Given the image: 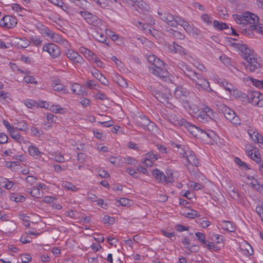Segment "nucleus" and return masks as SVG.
I'll list each match as a JSON object with an SVG mask.
<instances>
[{
  "instance_id": "obj_18",
  "label": "nucleus",
  "mask_w": 263,
  "mask_h": 263,
  "mask_svg": "<svg viewBox=\"0 0 263 263\" xmlns=\"http://www.w3.org/2000/svg\"><path fill=\"white\" fill-rule=\"evenodd\" d=\"M138 122V124L142 127L149 126L151 128H153V127H156L155 124L151 122L148 118L144 115L139 117Z\"/></svg>"
},
{
  "instance_id": "obj_6",
  "label": "nucleus",
  "mask_w": 263,
  "mask_h": 263,
  "mask_svg": "<svg viewBox=\"0 0 263 263\" xmlns=\"http://www.w3.org/2000/svg\"><path fill=\"white\" fill-rule=\"evenodd\" d=\"M248 97L250 98V103L259 107H263V94L259 91L249 90Z\"/></svg>"
},
{
  "instance_id": "obj_11",
  "label": "nucleus",
  "mask_w": 263,
  "mask_h": 263,
  "mask_svg": "<svg viewBox=\"0 0 263 263\" xmlns=\"http://www.w3.org/2000/svg\"><path fill=\"white\" fill-rule=\"evenodd\" d=\"M158 13L160 15L161 19L167 25L171 27H176V24L175 23V15H173L167 12L158 11Z\"/></svg>"
},
{
  "instance_id": "obj_55",
  "label": "nucleus",
  "mask_w": 263,
  "mask_h": 263,
  "mask_svg": "<svg viewBox=\"0 0 263 263\" xmlns=\"http://www.w3.org/2000/svg\"><path fill=\"white\" fill-rule=\"evenodd\" d=\"M31 256L28 254L22 255L21 256V260L23 263H28L31 261Z\"/></svg>"
},
{
  "instance_id": "obj_26",
  "label": "nucleus",
  "mask_w": 263,
  "mask_h": 263,
  "mask_svg": "<svg viewBox=\"0 0 263 263\" xmlns=\"http://www.w3.org/2000/svg\"><path fill=\"white\" fill-rule=\"evenodd\" d=\"M183 29L190 34L198 35L200 34V30L197 28L190 25L188 23L184 26Z\"/></svg>"
},
{
  "instance_id": "obj_56",
  "label": "nucleus",
  "mask_w": 263,
  "mask_h": 263,
  "mask_svg": "<svg viewBox=\"0 0 263 263\" xmlns=\"http://www.w3.org/2000/svg\"><path fill=\"white\" fill-rule=\"evenodd\" d=\"M92 59L94 60V62L97 65L98 67L100 68H104L105 67V64L96 55Z\"/></svg>"
},
{
  "instance_id": "obj_24",
  "label": "nucleus",
  "mask_w": 263,
  "mask_h": 263,
  "mask_svg": "<svg viewBox=\"0 0 263 263\" xmlns=\"http://www.w3.org/2000/svg\"><path fill=\"white\" fill-rule=\"evenodd\" d=\"M9 134L11 137L16 142L20 143L24 142V139L19 134L17 129L13 128L9 132Z\"/></svg>"
},
{
  "instance_id": "obj_1",
  "label": "nucleus",
  "mask_w": 263,
  "mask_h": 263,
  "mask_svg": "<svg viewBox=\"0 0 263 263\" xmlns=\"http://www.w3.org/2000/svg\"><path fill=\"white\" fill-rule=\"evenodd\" d=\"M147 60L152 63V65L149 66L151 73L165 81L169 79L170 74L165 68L163 61L154 54L148 56Z\"/></svg>"
},
{
  "instance_id": "obj_14",
  "label": "nucleus",
  "mask_w": 263,
  "mask_h": 263,
  "mask_svg": "<svg viewBox=\"0 0 263 263\" xmlns=\"http://www.w3.org/2000/svg\"><path fill=\"white\" fill-rule=\"evenodd\" d=\"M247 13H251L250 12L247 11L243 13V15L233 14V17L237 23L240 25H246L249 24L250 21L249 15Z\"/></svg>"
},
{
  "instance_id": "obj_9",
  "label": "nucleus",
  "mask_w": 263,
  "mask_h": 263,
  "mask_svg": "<svg viewBox=\"0 0 263 263\" xmlns=\"http://www.w3.org/2000/svg\"><path fill=\"white\" fill-rule=\"evenodd\" d=\"M224 117L229 120L232 124L240 125V119L238 116H236L235 112L231 109L225 107L223 111Z\"/></svg>"
},
{
  "instance_id": "obj_16",
  "label": "nucleus",
  "mask_w": 263,
  "mask_h": 263,
  "mask_svg": "<svg viewBox=\"0 0 263 263\" xmlns=\"http://www.w3.org/2000/svg\"><path fill=\"white\" fill-rule=\"evenodd\" d=\"M168 50L171 53L180 54H185V50L182 46H180L176 42H173L172 44H169L167 46Z\"/></svg>"
},
{
  "instance_id": "obj_19",
  "label": "nucleus",
  "mask_w": 263,
  "mask_h": 263,
  "mask_svg": "<svg viewBox=\"0 0 263 263\" xmlns=\"http://www.w3.org/2000/svg\"><path fill=\"white\" fill-rule=\"evenodd\" d=\"M152 175L155 179L159 182H166V176L164 173L160 170L156 168L152 171Z\"/></svg>"
},
{
  "instance_id": "obj_53",
  "label": "nucleus",
  "mask_w": 263,
  "mask_h": 263,
  "mask_svg": "<svg viewBox=\"0 0 263 263\" xmlns=\"http://www.w3.org/2000/svg\"><path fill=\"white\" fill-rule=\"evenodd\" d=\"M106 32L111 37V39L112 41H116L119 38L118 35L115 34L109 29H106Z\"/></svg>"
},
{
  "instance_id": "obj_34",
  "label": "nucleus",
  "mask_w": 263,
  "mask_h": 263,
  "mask_svg": "<svg viewBox=\"0 0 263 263\" xmlns=\"http://www.w3.org/2000/svg\"><path fill=\"white\" fill-rule=\"evenodd\" d=\"M184 74L189 77L190 79H192L194 75L196 73V72L192 69V68L186 65L185 67V69L182 71Z\"/></svg>"
},
{
  "instance_id": "obj_59",
  "label": "nucleus",
  "mask_w": 263,
  "mask_h": 263,
  "mask_svg": "<svg viewBox=\"0 0 263 263\" xmlns=\"http://www.w3.org/2000/svg\"><path fill=\"white\" fill-rule=\"evenodd\" d=\"M124 159L126 162L128 164L135 165L137 163V160L129 156L125 158Z\"/></svg>"
},
{
  "instance_id": "obj_39",
  "label": "nucleus",
  "mask_w": 263,
  "mask_h": 263,
  "mask_svg": "<svg viewBox=\"0 0 263 263\" xmlns=\"http://www.w3.org/2000/svg\"><path fill=\"white\" fill-rule=\"evenodd\" d=\"M247 14L249 15L250 17L249 24L255 25V24L258 22L259 18L256 15L252 13H247Z\"/></svg>"
},
{
  "instance_id": "obj_44",
  "label": "nucleus",
  "mask_w": 263,
  "mask_h": 263,
  "mask_svg": "<svg viewBox=\"0 0 263 263\" xmlns=\"http://www.w3.org/2000/svg\"><path fill=\"white\" fill-rule=\"evenodd\" d=\"M10 199L12 201H14L15 202H19V201H23L25 200V197L22 196V195H12L11 197H10Z\"/></svg>"
},
{
  "instance_id": "obj_49",
  "label": "nucleus",
  "mask_w": 263,
  "mask_h": 263,
  "mask_svg": "<svg viewBox=\"0 0 263 263\" xmlns=\"http://www.w3.org/2000/svg\"><path fill=\"white\" fill-rule=\"evenodd\" d=\"M76 5L81 8H84L88 5V3L86 0H77L74 2Z\"/></svg>"
},
{
  "instance_id": "obj_54",
  "label": "nucleus",
  "mask_w": 263,
  "mask_h": 263,
  "mask_svg": "<svg viewBox=\"0 0 263 263\" xmlns=\"http://www.w3.org/2000/svg\"><path fill=\"white\" fill-rule=\"evenodd\" d=\"M249 90L248 91L247 94L242 92L241 95H240L239 97V98L241 99V101L250 103V98L248 97L249 95Z\"/></svg>"
},
{
  "instance_id": "obj_22",
  "label": "nucleus",
  "mask_w": 263,
  "mask_h": 263,
  "mask_svg": "<svg viewBox=\"0 0 263 263\" xmlns=\"http://www.w3.org/2000/svg\"><path fill=\"white\" fill-rule=\"evenodd\" d=\"M166 183H172L174 182L175 180V178L177 177L178 172L176 171H174L172 170H167L166 172Z\"/></svg>"
},
{
  "instance_id": "obj_23",
  "label": "nucleus",
  "mask_w": 263,
  "mask_h": 263,
  "mask_svg": "<svg viewBox=\"0 0 263 263\" xmlns=\"http://www.w3.org/2000/svg\"><path fill=\"white\" fill-rule=\"evenodd\" d=\"M215 117V116H210V115L208 114L199 112L197 116V119L199 121L204 123L213 121V119Z\"/></svg>"
},
{
  "instance_id": "obj_60",
  "label": "nucleus",
  "mask_w": 263,
  "mask_h": 263,
  "mask_svg": "<svg viewBox=\"0 0 263 263\" xmlns=\"http://www.w3.org/2000/svg\"><path fill=\"white\" fill-rule=\"evenodd\" d=\"M47 119L48 121H50L51 122H55L58 119V118L57 116L53 115L52 114H48L46 116Z\"/></svg>"
},
{
  "instance_id": "obj_8",
  "label": "nucleus",
  "mask_w": 263,
  "mask_h": 263,
  "mask_svg": "<svg viewBox=\"0 0 263 263\" xmlns=\"http://www.w3.org/2000/svg\"><path fill=\"white\" fill-rule=\"evenodd\" d=\"M65 55L73 62L76 66H80L84 63L83 57L72 49L67 50Z\"/></svg>"
},
{
  "instance_id": "obj_27",
  "label": "nucleus",
  "mask_w": 263,
  "mask_h": 263,
  "mask_svg": "<svg viewBox=\"0 0 263 263\" xmlns=\"http://www.w3.org/2000/svg\"><path fill=\"white\" fill-rule=\"evenodd\" d=\"M29 154L36 159L41 157L42 153L39 150V148L35 146L31 145L28 148Z\"/></svg>"
},
{
  "instance_id": "obj_12",
  "label": "nucleus",
  "mask_w": 263,
  "mask_h": 263,
  "mask_svg": "<svg viewBox=\"0 0 263 263\" xmlns=\"http://www.w3.org/2000/svg\"><path fill=\"white\" fill-rule=\"evenodd\" d=\"M16 24V18L11 15H5L0 21V25L7 28H14Z\"/></svg>"
},
{
  "instance_id": "obj_35",
  "label": "nucleus",
  "mask_w": 263,
  "mask_h": 263,
  "mask_svg": "<svg viewBox=\"0 0 263 263\" xmlns=\"http://www.w3.org/2000/svg\"><path fill=\"white\" fill-rule=\"evenodd\" d=\"M248 179H251L252 180L251 182V184L254 189L257 191H259L260 190L262 189V186L258 182V180L255 179L253 176H251L250 178L248 177Z\"/></svg>"
},
{
  "instance_id": "obj_47",
  "label": "nucleus",
  "mask_w": 263,
  "mask_h": 263,
  "mask_svg": "<svg viewBox=\"0 0 263 263\" xmlns=\"http://www.w3.org/2000/svg\"><path fill=\"white\" fill-rule=\"evenodd\" d=\"M250 137L255 143H262V141H260V139H262V137L257 133H255Z\"/></svg>"
},
{
  "instance_id": "obj_10",
  "label": "nucleus",
  "mask_w": 263,
  "mask_h": 263,
  "mask_svg": "<svg viewBox=\"0 0 263 263\" xmlns=\"http://www.w3.org/2000/svg\"><path fill=\"white\" fill-rule=\"evenodd\" d=\"M184 122L182 126H184L187 130L194 137H200L202 134H206V133L202 129L191 124L190 123L187 122L185 120L183 121Z\"/></svg>"
},
{
  "instance_id": "obj_48",
  "label": "nucleus",
  "mask_w": 263,
  "mask_h": 263,
  "mask_svg": "<svg viewBox=\"0 0 263 263\" xmlns=\"http://www.w3.org/2000/svg\"><path fill=\"white\" fill-rule=\"evenodd\" d=\"M175 23L176 24V27L179 25L184 27L187 22L180 17L176 16Z\"/></svg>"
},
{
  "instance_id": "obj_4",
  "label": "nucleus",
  "mask_w": 263,
  "mask_h": 263,
  "mask_svg": "<svg viewBox=\"0 0 263 263\" xmlns=\"http://www.w3.org/2000/svg\"><path fill=\"white\" fill-rule=\"evenodd\" d=\"M190 91L182 86L177 87L174 91L175 97L186 105H189Z\"/></svg>"
},
{
  "instance_id": "obj_37",
  "label": "nucleus",
  "mask_w": 263,
  "mask_h": 263,
  "mask_svg": "<svg viewBox=\"0 0 263 263\" xmlns=\"http://www.w3.org/2000/svg\"><path fill=\"white\" fill-rule=\"evenodd\" d=\"M196 236L197 237L198 240L203 245H204L205 246L206 244H208V241L205 240V235L200 232H196L195 233Z\"/></svg>"
},
{
  "instance_id": "obj_62",
  "label": "nucleus",
  "mask_w": 263,
  "mask_h": 263,
  "mask_svg": "<svg viewBox=\"0 0 263 263\" xmlns=\"http://www.w3.org/2000/svg\"><path fill=\"white\" fill-rule=\"evenodd\" d=\"M185 248L193 253L197 252L199 249V247L197 245H193L190 247L189 246H185Z\"/></svg>"
},
{
  "instance_id": "obj_50",
  "label": "nucleus",
  "mask_w": 263,
  "mask_h": 263,
  "mask_svg": "<svg viewBox=\"0 0 263 263\" xmlns=\"http://www.w3.org/2000/svg\"><path fill=\"white\" fill-rule=\"evenodd\" d=\"M201 20L206 23L208 25L212 24V18L206 14H203L201 16Z\"/></svg>"
},
{
  "instance_id": "obj_3",
  "label": "nucleus",
  "mask_w": 263,
  "mask_h": 263,
  "mask_svg": "<svg viewBox=\"0 0 263 263\" xmlns=\"http://www.w3.org/2000/svg\"><path fill=\"white\" fill-rule=\"evenodd\" d=\"M247 62L246 69L250 72H254L261 67V59L256 55L252 54L247 59H245Z\"/></svg>"
},
{
  "instance_id": "obj_21",
  "label": "nucleus",
  "mask_w": 263,
  "mask_h": 263,
  "mask_svg": "<svg viewBox=\"0 0 263 263\" xmlns=\"http://www.w3.org/2000/svg\"><path fill=\"white\" fill-rule=\"evenodd\" d=\"M221 226L222 229L230 232H234L236 230V226L229 221H222Z\"/></svg>"
},
{
  "instance_id": "obj_15",
  "label": "nucleus",
  "mask_w": 263,
  "mask_h": 263,
  "mask_svg": "<svg viewBox=\"0 0 263 263\" xmlns=\"http://www.w3.org/2000/svg\"><path fill=\"white\" fill-rule=\"evenodd\" d=\"M232 44L234 46L237 47L240 50V51L243 54L245 60L247 59L252 54H253V51L251 49L248 48L247 45L235 43H232Z\"/></svg>"
},
{
  "instance_id": "obj_58",
  "label": "nucleus",
  "mask_w": 263,
  "mask_h": 263,
  "mask_svg": "<svg viewBox=\"0 0 263 263\" xmlns=\"http://www.w3.org/2000/svg\"><path fill=\"white\" fill-rule=\"evenodd\" d=\"M31 41L32 43L34 44V45L39 46L42 42V40H41L40 38H38L37 37H32L31 38Z\"/></svg>"
},
{
  "instance_id": "obj_45",
  "label": "nucleus",
  "mask_w": 263,
  "mask_h": 263,
  "mask_svg": "<svg viewBox=\"0 0 263 263\" xmlns=\"http://www.w3.org/2000/svg\"><path fill=\"white\" fill-rule=\"evenodd\" d=\"M50 109L55 113H62V111H64V108L59 105H52L50 107Z\"/></svg>"
},
{
  "instance_id": "obj_17",
  "label": "nucleus",
  "mask_w": 263,
  "mask_h": 263,
  "mask_svg": "<svg viewBox=\"0 0 263 263\" xmlns=\"http://www.w3.org/2000/svg\"><path fill=\"white\" fill-rule=\"evenodd\" d=\"M154 96L160 102L167 104L169 103V100L171 95L170 94H165L160 91L157 90L156 93H154Z\"/></svg>"
},
{
  "instance_id": "obj_36",
  "label": "nucleus",
  "mask_w": 263,
  "mask_h": 263,
  "mask_svg": "<svg viewBox=\"0 0 263 263\" xmlns=\"http://www.w3.org/2000/svg\"><path fill=\"white\" fill-rule=\"evenodd\" d=\"M252 160L256 162L257 164L260 163L263 160H261L260 153L257 149H255V152H253V155L251 158Z\"/></svg>"
},
{
  "instance_id": "obj_30",
  "label": "nucleus",
  "mask_w": 263,
  "mask_h": 263,
  "mask_svg": "<svg viewBox=\"0 0 263 263\" xmlns=\"http://www.w3.org/2000/svg\"><path fill=\"white\" fill-rule=\"evenodd\" d=\"M27 192L29 193L31 196L36 198H40L43 196V194L40 192V189L35 186L33 187L30 191H27Z\"/></svg>"
},
{
  "instance_id": "obj_2",
  "label": "nucleus",
  "mask_w": 263,
  "mask_h": 263,
  "mask_svg": "<svg viewBox=\"0 0 263 263\" xmlns=\"http://www.w3.org/2000/svg\"><path fill=\"white\" fill-rule=\"evenodd\" d=\"M194 81L196 85V88L200 90V89H204L208 92L212 91V89L210 86L209 81L204 78L201 74L196 72L194 76L191 79Z\"/></svg>"
},
{
  "instance_id": "obj_29",
  "label": "nucleus",
  "mask_w": 263,
  "mask_h": 263,
  "mask_svg": "<svg viewBox=\"0 0 263 263\" xmlns=\"http://www.w3.org/2000/svg\"><path fill=\"white\" fill-rule=\"evenodd\" d=\"M173 37L178 40H183L185 38V35L182 33L181 32L175 30L172 28H170L167 30Z\"/></svg>"
},
{
  "instance_id": "obj_64",
  "label": "nucleus",
  "mask_w": 263,
  "mask_h": 263,
  "mask_svg": "<svg viewBox=\"0 0 263 263\" xmlns=\"http://www.w3.org/2000/svg\"><path fill=\"white\" fill-rule=\"evenodd\" d=\"M55 200V199L51 196H45L44 197L43 201L44 202L46 203H53L54 201Z\"/></svg>"
},
{
  "instance_id": "obj_5",
  "label": "nucleus",
  "mask_w": 263,
  "mask_h": 263,
  "mask_svg": "<svg viewBox=\"0 0 263 263\" xmlns=\"http://www.w3.org/2000/svg\"><path fill=\"white\" fill-rule=\"evenodd\" d=\"M80 14L86 20L88 24L95 27H99L102 25V21L97 16L93 14L87 12V11H82Z\"/></svg>"
},
{
  "instance_id": "obj_38",
  "label": "nucleus",
  "mask_w": 263,
  "mask_h": 263,
  "mask_svg": "<svg viewBox=\"0 0 263 263\" xmlns=\"http://www.w3.org/2000/svg\"><path fill=\"white\" fill-rule=\"evenodd\" d=\"M146 158H148L149 160H152L154 162L160 158L159 156L156 153H155L154 151H151L149 152H148L146 154Z\"/></svg>"
},
{
  "instance_id": "obj_41",
  "label": "nucleus",
  "mask_w": 263,
  "mask_h": 263,
  "mask_svg": "<svg viewBox=\"0 0 263 263\" xmlns=\"http://www.w3.org/2000/svg\"><path fill=\"white\" fill-rule=\"evenodd\" d=\"M200 112L202 114H205L210 115V116H215L216 115V112H214L212 109H211L210 107L205 106L203 107L202 111Z\"/></svg>"
},
{
  "instance_id": "obj_61",
  "label": "nucleus",
  "mask_w": 263,
  "mask_h": 263,
  "mask_svg": "<svg viewBox=\"0 0 263 263\" xmlns=\"http://www.w3.org/2000/svg\"><path fill=\"white\" fill-rule=\"evenodd\" d=\"M117 82L118 84L122 87L126 88L128 86L127 82L122 77L118 79Z\"/></svg>"
},
{
  "instance_id": "obj_43",
  "label": "nucleus",
  "mask_w": 263,
  "mask_h": 263,
  "mask_svg": "<svg viewBox=\"0 0 263 263\" xmlns=\"http://www.w3.org/2000/svg\"><path fill=\"white\" fill-rule=\"evenodd\" d=\"M251 80L254 86L263 89V80H258L254 78H252Z\"/></svg>"
},
{
  "instance_id": "obj_57",
  "label": "nucleus",
  "mask_w": 263,
  "mask_h": 263,
  "mask_svg": "<svg viewBox=\"0 0 263 263\" xmlns=\"http://www.w3.org/2000/svg\"><path fill=\"white\" fill-rule=\"evenodd\" d=\"M186 215L187 217L193 219L197 216L198 213L195 210H190V212L186 213Z\"/></svg>"
},
{
  "instance_id": "obj_25",
  "label": "nucleus",
  "mask_w": 263,
  "mask_h": 263,
  "mask_svg": "<svg viewBox=\"0 0 263 263\" xmlns=\"http://www.w3.org/2000/svg\"><path fill=\"white\" fill-rule=\"evenodd\" d=\"M168 120L170 123L174 124V125L182 126V125L184 123L183 121H185V119L183 118L179 119L177 118L175 115H171L169 117Z\"/></svg>"
},
{
  "instance_id": "obj_63",
  "label": "nucleus",
  "mask_w": 263,
  "mask_h": 263,
  "mask_svg": "<svg viewBox=\"0 0 263 263\" xmlns=\"http://www.w3.org/2000/svg\"><path fill=\"white\" fill-rule=\"evenodd\" d=\"M18 44L21 47L25 48L29 45L30 42L28 40L21 39L20 42H18Z\"/></svg>"
},
{
  "instance_id": "obj_13",
  "label": "nucleus",
  "mask_w": 263,
  "mask_h": 263,
  "mask_svg": "<svg viewBox=\"0 0 263 263\" xmlns=\"http://www.w3.org/2000/svg\"><path fill=\"white\" fill-rule=\"evenodd\" d=\"M132 7L139 13H144L149 11L150 7L149 5L145 3L142 0H136Z\"/></svg>"
},
{
  "instance_id": "obj_28",
  "label": "nucleus",
  "mask_w": 263,
  "mask_h": 263,
  "mask_svg": "<svg viewBox=\"0 0 263 263\" xmlns=\"http://www.w3.org/2000/svg\"><path fill=\"white\" fill-rule=\"evenodd\" d=\"M15 228V225L12 221H7L3 227V232L6 233H11L14 230Z\"/></svg>"
},
{
  "instance_id": "obj_33",
  "label": "nucleus",
  "mask_w": 263,
  "mask_h": 263,
  "mask_svg": "<svg viewBox=\"0 0 263 263\" xmlns=\"http://www.w3.org/2000/svg\"><path fill=\"white\" fill-rule=\"evenodd\" d=\"M80 51L87 58H90L91 59H93V56H95V54H94L91 51L84 47H81L80 48Z\"/></svg>"
},
{
  "instance_id": "obj_20",
  "label": "nucleus",
  "mask_w": 263,
  "mask_h": 263,
  "mask_svg": "<svg viewBox=\"0 0 263 263\" xmlns=\"http://www.w3.org/2000/svg\"><path fill=\"white\" fill-rule=\"evenodd\" d=\"M187 162L193 165L197 166L199 163V159L196 156L194 153L192 151H188V154L185 155Z\"/></svg>"
},
{
  "instance_id": "obj_46",
  "label": "nucleus",
  "mask_w": 263,
  "mask_h": 263,
  "mask_svg": "<svg viewBox=\"0 0 263 263\" xmlns=\"http://www.w3.org/2000/svg\"><path fill=\"white\" fill-rule=\"evenodd\" d=\"M81 86L77 83H75L72 85L71 89L74 93L80 95L81 91Z\"/></svg>"
},
{
  "instance_id": "obj_42",
  "label": "nucleus",
  "mask_w": 263,
  "mask_h": 263,
  "mask_svg": "<svg viewBox=\"0 0 263 263\" xmlns=\"http://www.w3.org/2000/svg\"><path fill=\"white\" fill-rule=\"evenodd\" d=\"M25 104L28 108H32L37 106V103L31 99H27L25 100Z\"/></svg>"
},
{
  "instance_id": "obj_31",
  "label": "nucleus",
  "mask_w": 263,
  "mask_h": 263,
  "mask_svg": "<svg viewBox=\"0 0 263 263\" xmlns=\"http://www.w3.org/2000/svg\"><path fill=\"white\" fill-rule=\"evenodd\" d=\"M213 26L215 28L219 30H222L223 29L229 30V26L227 24L222 22H219L217 20L214 21Z\"/></svg>"
},
{
  "instance_id": "obj_7",
  "label": "nucleus",
  "mask_w": 263,
  "mask_h": 263,
  "mask_svg": "<svg viewBox=\"0 0 263 263\" xmlns=\"http://www.w3.org/2000/svg\"><path fill=\"white\" fill-rule=\"evenodd\" d=\"M43 50L47 51L53 58H56L61 54L60 47L53 43H47L44 45Z\"/></svg>"
},
{
  "instance_id": "obj_52",
  "label": "nucleus",
  "mask_w": 263,
  "mask_h": 263,
  "mask_svg": "<svg viewBox=\"0 0 263 263\" xmlns=\"http://www.w3.org/2000/svg\"><path fill=\"white\" fill-rule=\"evenodd\" d=\"M98 175L103 178H107L110 176L108 173L104 170H99L98 171Z\"/></svg>"
},
{
  "instance_id": "obj_40",
  "label": "nucleus",
  "mask_w": 263,
  "mask_h": 263,
  "mask_svg": "<svg viewBox=\"0 0 263 263\" xmlns=\"http://www.w3.org/2000/svg\"><path fill=\"white\" fill-rule=\"evenodd\" d=\"M103 222L104 224L112 225L115 222V219L112 217L105 215L103 219Z\"/></svg>"
},
{
  "instance_id": "obj_51",
  "label": "nucleus",
  "mask_w": 263,
  "mask_h": 263,
  "mask_svg": "<svg viewBox=\"0 0 263 263\" xmlns=\"http://www.w3.org/2000/svg\"><path fill=\"white\" fill-rule=\"evenodd\" d=\"M24 80L27 83L36 84L37 83L33 76H26L24 77Z\"/></svg>"
},
{
  "instance_id": "obj_32",
  "label": "nucleus",
  "mask_w": 263,
  "mask_h": 263,
  "mask_svg": "<svg viewBox=\"0 0 263 263\" xmlns=\"http://www.w3.org/2000/svg\"><path fill=\"white\" fill-rule=\"evenodd\" d=\"M53 89L57 91H63L64 93L68 92L66 87L60 83H54L52 85Z\"/></svg>"
}]
</instances>
